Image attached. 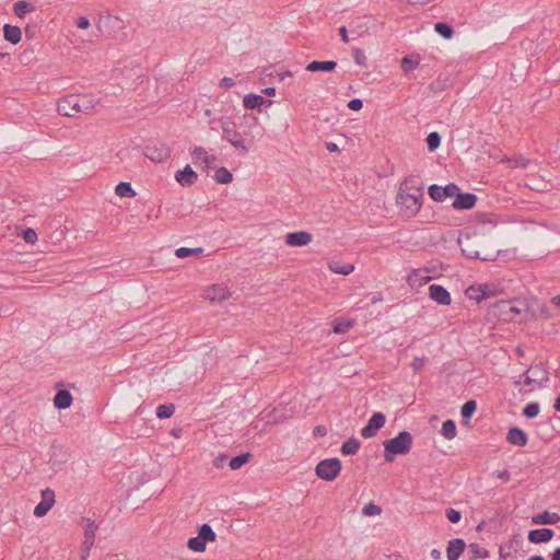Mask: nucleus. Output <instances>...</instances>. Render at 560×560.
I'll return each mask as SVG.
<instances>
[{"label": "nucleus", "mask_w": 560, "mask_h": 560, "mask_svg": "<svg viewBox=\"0 0 560 560\" xmlns=\"http://www.w3.org/2000/svg\"><path fill=\"white\" fill-rule=\"evenodd\" d=\"M23 240L28 244H34L37 241V233L34 229L27 228L22 232Z\"/></svg>", "instance_id": "obj_48"}, {"label": "nucleus", "mask_w": 560, "mask_h": 560, "mask_svg": "<svg viewBox=\"0 0 560 560\" xmlns=\"http://www.w3.org/2000/svg\"><path fill=\"white\" fill-rule=\"evenodd\" d=\"M203 248L196 247V248H188V247H179L175 250V255L178 258H186L192 255H200L202 254Z\"/></svg>", "instance_id": "obj_40"}, {"label": "nucleus", "mask_w": 560, "mask_h": 560, "mask_svg": "<svg viewBox=\"0 0 560 560\" xmlns=\"http://www.w3.org/2000/svg\"><path fill=\"white\" fill-rule=\"evenodd\" d=\"M506 161L513 163L514 167H522V168H525L529 163V161L527 159H525L523 155H517L512 159H508Z\"/></svg>", "instance_id": "obj_53"}, {"label": "nucleus", "mask_w": 560, "mask_h": 560, "mask_svg": "<svg viewBox=\"0 0 560 560\" xmlns=\"http://www.w3.org/2000/svg\"><path fill=\"white\" fill-rule=\"evenodd\" d=\"M386 422V417L383 412H374L369 419L368 423L362 428L361 435L364 439H370L376 435Z\"/></svg>", "instance_id": "obj_9"}, {"label": "nucleus", "mask_w": 560, "mask_h": 560, "mask_svg": "<svg viewBox=\"0 0 560 560\" xmlns=\"http://www.w3.org/2000/svg\"><path fill=\"white\" fill-rule=\"evenodd\" d=\"M480 289H481V293H487V299L491 298L494 295V290L492 289V285L491 284H481L480 285Z\"/></svg>", "instance_id": "obj_61"}, {"label": "nucleus", "mask_w": 560, "mask_h": 560, "mask_svg": "<svg viewBox=\"0 0 560 560\" xmlns=\"http://www.w3.org/2000/svg\"><path fill=\"white\" fill-rule=\"evenodd\" d=\"M353 59L357 65H359L361 67H366V57L362 49H360V48L353 49Z\"/></svg>", "instance_id": "obj_52"}, {"label": "nucleus", "mask_w": 560, "mask_h": 560, "mask_svg": "<svg viewBox=\"0 0 560 560\" xmlns=\"http://www.w3.org/2000/svg\"><path fill=\"white\" fill-rule=\"evenodd\" d=\"M498 307H500L501 312L505 315V320H513L515 315L521 314V310L513 305L510 301H501L498 303Z\"/></svg>", "instance_id": "obj_27"}, {"label": "nucleus", "mask_w": 560, "mask_h": 560, "mask_svg": "<svg viewBox=\"0 0 560 560\" xmlns=\"http://www.w3.org/2000/svg\"><path fill=\"white\" fill-rule=\"evenodd\" d=\"M175 179L184 187L194 185L198 179V174L187 164L183 170H178Z\"/></svg>", "instance_id": "obj_15"}, {"label": "nucleus", "mask_w": 560, "mask_h": 560, "mask_svg": "<svg viewBox=\"0 0 560 560\" xmlns=\"http://www.w3.org/2000/svg\"><path fill=\"white\" fill-rule=\"evenodd\" d=\"M229 459V456L226 454H220L218 455L214 460H213V465L217 467V468H223L225 463L228 462Z\"/></svg>", "instance_id": "obj_56"}, {"label": "nucleus", "mask_w": 560, "mask_h": 560, "mask_svg": "<svg viewBox=\"0 0 560 560\" xmlns=\"http://www.w3.org/2000/svg\"><path fill=\"white\" fill-rule=\"evenodd\" d=\"M560 521V515L558 513H550L549 511H544L540 514L533 516L532 522L534 524H542V525H553Z\"/></svg>", "instance_id": "obj_24"}, {"label": "nucleus", "mask_w": 560, "mask_h": 560, "mask_svg": "<svg viewBox=\"0 0 560 560\" xmlns=\"http://www.w3.org/2000/svg\"><path fill=\"white\" fill-rule=\"evenodd\" d=\"M95 104L88 96H80V114H91Z\"/></svg>", "instance_id": "obj_43"}, {"label": "nucleus", "mask_w": 560, "mask_h": 560, "mask_svg": "<svg viewBox=\"0 0 560 560\" xmlns=\"http://www.w3.org/2000/svg\"><path fill=\"white\" fill-rule=\"evenodd\" d=\"M328 267L332 272L342 276H348L354 270V266L352 264L341 265L338 261L329 262Z\"/></svg>", "instance_id": "obj_32"}, {"label": "nucleus", "mask_w": 560, "mask_h": 560, "mask_svg": "<svg viewBox=\"0 0 560 560\" xmlns=\"http://www.w3.org/2000/svg\"><path fill=\"white\" fill-rule=\"evenodd\" d=\"M250 458H252V454L250 453H242V454H240L237 456L232 457L229 460V466H230V468L232 470L240 469L242 466L247 464Z\"/></svg>", "instance_id": "obj_30"}, {"label": "nucleus", "mask_w": 560, "mask_h": 560, "mask_svg": "<svg viewBox=\"0 0 560 560\" xmlns=\"http://www.w3.org/2000/svg\"><path fill=\"white\" fill-rule=\"evenodd\" d=\"M506 441L515 446H525L528 442L526 432L518 427H512L506 434Z\"/></svg>", "instance_id": "obj_17"}, {"label": "nucleus", "mask_w": 560, "mask_h": 560, "mask_svg": "<svg viewBox=\"0 0 560 560\" xmlns=\"http://www.w3.org/2000/svg\"><path fill=\"white\" fill-rule=\"evenodd\" d=\"M13 11L18 18L22 19L26 13L33 12L34 7L27 1L20 0L13 4Z\"/></svg>", "instance_id": "obj_29"}, {"label": "nucleus", "mask_w": 560, "mask_h": 560, "mask_svg": "<svg viewBox=\"0 0 560 560\" xmlns=\"http://www.w3.org/2000/svg\"><path fill=\"white\" fill-rule=\"evenodd\" d=\"M57 110L60 115L67 117H77L80 115V95H68L58 102Z\"/></svg>", "instance_id": "obj_7"}, {"label": "nucleus", "mask_w": 560, "mask_h": 560, "mask_svg": "<svg viewBox=\"0 0 560 560\" xmlns=\"http://www.w3.org/2000/svg\"><path fill=\"white\" fill-rule=\"evenodd\" d=\"M175 412V406L173 404L160 405L156 408V417L159 419H167Z\"/></svg>", "instance_id": "obj_39"}, {"label": "nucleus", "mask_w": 560, "mask_h": 560, "mask_svg": "<svg viewBox=\"0 0 560 560\" xmlns=\"http://www.w3.org/2000/svg\"><path fill=\"white\" fill-rule=\"evenodd\" d=\"M115 191L116 194L119 196V197H127V198H131L133 196H136V191L133 190V188L131 187V184L130 183H127V182H120L116 188H115Z\"/></svg>", "instance_id": "obj_35"}, {"label": "nucleus", "mask_w": 560, "mask_h": 560, "mask_svg": "<svg viewBox=\"0 0 560 560\" xmlns=\"http://www.w3.org/2000/svg\"><path fill=\"white\" fill-rule=\"evenodd\" d=\"M93 546H88L86 547V542H82V546H81V560H86L89 558V555H90V550Z\"/></svg>", "instance_id": "obj_62"}, {"label": "nucleus", "mask_w": 560, "mask_h": 560, "mask_svg": "<svg viewBox=\"0 0 560 560\" xmlns=\"http://www.w3.org/2000/svg\"><path fill=\"white\" fill-rule=\"evenodd\" d=\"M427 361L425 357H416L411 363L412 371L419 373Z\"/></svg>", "instance_id": "obj_55"}, {"label": "nucleus", "mask_w": 560, "mask_h": 560, "mask_svg": "<svg viewBox=\"0 0 560 560\" xmlns=\"http://www.w3.org/2000/svg\"><path fill=\"white\" fill-rule=\"evenodd\" d=\"M441 433L446 440H453L457 434L455 421L451 419L444 421Z\"/></svg>", "instance_id": "obj_33"}, {"label": "nucleus", "mask_w": 560, "mask_h": 560, "mask_svg": "<svg viewBox=\"0 0 560 560\" xmlns=\"http://www.w3.org/2000/svg\"><path fill=\"white\" fill-rule=\"evenodd\" d=\"M497 477L504 482H508L511 478V474L509 470H502L497 472Z\"/></svg>", "instance_id": "obj_64"}, {"label": "nucleus", "mask_w": 560, "mask_h": 560, "mask_svg": "<svg viewBox=\"0 0 560 560\" xmlns=\"http://www.w3.org/2000/svg\"><path fill=\"white\" fill-rule=\"evenodd\" d=\"M477 410V402L476 400H467L460 408V415L464 420H469L471 416Z\"/></svg>", "instance_id": "obj_38"}, {"label": "nucleus", "mask_w": 560, "mask_h": 560, "mask_svg": "<svg viewBox=\"0 0 560 560\" xmlns=\"http://www.w3.org/2000/svg\"><path fill=\"white\" fill-rule=\"evenodd\" d=\"M341 468V462L338 458L332 457L320 460L316 465L315 472L318 478L326 481H332L339 476Z\"/></svg>", "instance_id": "obj_4"}, {"label": "nucleus", "mask_w": 560, "mask_h": 560, "mask_svg": "<svg viewBox=\"0 0 560 560\" xmlns=\"http://www.w3.org/2000/svg\"><path fill=\"white\" fill-rule=\"evenodd\" d=\"M456 197L452 207L456 210H469L476 206L477 196L471 192H458L454 196Z\"/></svg>", "instance_id": "obj_10"}, {"label": "nucleus", "mask_w": 560, "mask_h": 560, "mask_svg": "<svg viewBox=\"0 0 560 560\" xmlns=\"http://www.w3.org/2000/svg\"><path fill=\"white\" fill-rule=\"evenodd\" d=\"M313 240V235L306 231L291 232L285 236V244L293 247L308 245Z\"/></svg>", "instance_id": "obj_11"}, {"label": "nucleus", "mask_w": 560, "mask_h": 560, "mask_svg": "<svg viewBox=\"0 0 560 560\" xmlns=\"http://www.w3.org/2000/svg\"><path fill=\"white\" fill-rule=\"evenodd\" d=\"M434 31L445 39H451L454 35V28L446 22L435 23Z\"/></svg>", "instance_id": "obj_34"}, {"label": "nucleus", "mask_w": 560, "mask_h": 560, "mask_svg": "<svg viewBox=\"0 0 560 560\" xmlns=\"http://www.w3.org/2000/svg\"><path fill=\"white\" fill-rule=\"evenodd\" d=\"M446 517L451 523L456 524L462 520V513L457 510L448 509L446 511Z\"/></svg>", "instance_id": "obj_54"}, {"label": "nucleus", "mask_w": 560, "mask_h": 560, "mask_svg": "<svg viewBox=\"0 0 560 560\" xmlns=\"http://www.w3.org/2000/svg\"><path fill=\"white\" fill-rule=\"evenodd\" d=\"M234 84H235L234 80H233L232 78H229V77H224V78L220 81V83H219V85H220L221 88H224V89H230V88H232Z\"/></svg>", "instance_id": "obj_60"}, {"label": "nucleus", "mask_w": 560, "mask_h": 560, "mask_svg": "<svg viewBox=\"0 0 560 560\" xmlns=\"http://www.w3.org/2000/svg\"><path fill=\"white\" fill-rule=\"evenodd\" d=\"M51 509L46 502L40 501L34 509V515L37 517L45 516L48 511Z\"/></svg>", "instance_id": "obj_50"}, {"label": "nucleus", "mask_w": 560, "mask_h": 560, "mask_svg": "<svg viewBox=\"0 0 560 560\" xmlns=\"http://www.w3.org/2000/svg\"><path fill=\"white\" fill-rule=\"evenodd\" d=\"M361 446V442L354 438L351 436L347 441H345L340 447V453L343 456L354 455Z\"/></svg>", "instance_id": "obj_26"}, {"label": "nucleus", "mask_w": 560, "mask_h": 560, "mask_svg": "<svg viewBox=\"0 0 560 560\" xmlns=\"http://www.w3.org/2000/svg\"><path fill=\"white\" fill-rule=\"evenodd\" d=\"M244 107L247 109L259 108L264 104H271V101L264 98L259 94L249 93L243 98Z\"/></svg>", "instance_id": "obj_22"}, {"label": "nucleus", "mask_w": 560, "mask_h": 560, "mask_svg": "<svg viewBox=\"0 0 560 560\" xmlns=\"http://www.w3.org/2000/svg\"><path fill=\"white\" fill-rule=\"evenodd\" d=\"M459 190V187L454 184L450 183L445 185L444 187L439 186L436 184H432L429 186L428 194L431 199L438 202L444 201L447 197H454Z\"/></svg>", "instance_id": "obj_8"}, {"label": "nucleus", "mask_w": 560, "mask_h": 560, "mask_svg": "<svg viewBox=\"0 0 560 560\" xmlns=\"http://www.w3.org/2000/svg\"><path fill=\"white\" fill-rule=\"evenodd\" d=\"M420 63V57L417 54L407 55L401 59V69L405 73L415 70Z\"/></svg>", "instance_id": "obj_28"}, {"label": "nucleus", "mask_w": 560, "mask_h": 560, "mask_svg": "<svg viewBox=\"0 0 560 560\" xmlns=\"http://www.w3.org/2000/svg\"><path fill=\"white\" fill-rule=\"evenodd\" d=\"M220 125L222 139L228 141L241 155H246L254 143V135L246 130L238 131L235 122L226 117L220 119Z\"/></svg>", "instance_id": "obj_1"}, {"label": "nucleus", "mask_w": 560, "mask_h": 560, "mask_svg": "<svg viewBox=\"0 0 560 560\" xmlns=\"http://www.w3.org/2000/svg\"><path fill=\"white\" fill-rule=\"evenodd\" d=\"M218 158L213 154H206V158L202 163H205V166L207 168L211 167L214 162H217Z\"/></svg>", "instance_id": "obj_63"}, {"label": "nucleus", "mask_w": 560, "mask_h": 560, "mask_svg": "<svg viewBox=\"0 0 560 560\" xmlns=\"http://www.w3.org/2000/svg\"><path fill=\"white\" fill-rule=\"evenodd\" d=\"M466 548V542L462 538L451 539L447 544L446 556L447 560H458L460 555Z\"/></svg>", "instance_id": "obj_18"}, {"label": "nucleus", "mask_w": 560, "mask_h": 560, "mask_svg": "<svg viewBox=\"0 0 560 560\" xmlns=\"http://www.w3.org/2000/svg\"><path fill=\"white\" fill-rule=\"evenodd\" d=\"M214 179L219 184H229L233 180V175L226 167L222 166L215 171Z\"/></svg>", "instance_id": "obj_36"}, {"label": "nucleus", "mask_w": 560, "mask_h": 560, "mask_svg": "<svg viewBox=\"0 0 560 560\" xmlns=\"http://www.w3.org/2000/svg\"><path fill=\"white\" fill-rule=\"evenodd\" d=\"M206 154H207V151L205 150V148H202V147L194 148V150L191 151L194 164L198 165L199 162H203Z\"/></svg>", "instance_id": "obj_46"}, {"label": "nucleus", "mask_w": 560, "mask_h": 560, "mask_svg": "<svg viewBox=\"0 0 560 560\" xmlns=\"http://www.w3.org/2000/svg\"><path fill=\"white\" fill-rule=\"evenodd\" d=\"M468 553L470 555V559H486L489 557V551L478 544L472 542L468 545Z\"/></svg>", "instance_id": "obj_31"}, {"label": "nucleus", "mask_w": 560, "mask_h": 560, "mask_svg": "<svg viewBox=\"0 0 560 560\" xmlns=\"http://www.w3.org/2000/svg\"><path fill=\"white\" fill-rule=\"evenodd\" d=\"M231 296V292L224 284H213L206 291V299L211 302H222Z\"/></svg>", "instance_id": "obj_13"}, {"label": "nucleus", "mask_w": 560, "mask_h": 560, "mask_svg": "<svg viewBox=\"0 0 560 560\" xmlns=\"http://www.w3.org/2000/svg\"><path fill=\"white\" fill-rule=\"evenodd\" d=\"M413 438L408 431H400L397 436L385 440L384 446V459L386 463H393L396 455H406L410 452L412 446Z\"/></svg>", "instance_id": "obj_2"}, {"label": "nucleus", "mask_w": 560, "mask_h": 560, "mask_svg": "<svg viewBox=\"0 0 560 560\" xmlns=\"http://www.w3.org/2000/svg\"><path fill=\"white\" fill-rule=\"evenodd\" d=\"M429 89L433 93L441 92L444 89V82L441 80H436L430 84Z\"/></svg>", "instance_id": "obj_58"}, {"label": "nucleus", "mask_w": 560, "mask_h": 560, "mask_svg": "<svg viewBox=\"0 0 560 560\" xmlns=\"http://www.w3.org/2000/svg\"><path fill=\"white\" fill-rule=\"evenodd\" d=\"M243 122H244L245 127L247 128L245 130L252 132L250 130L258 126V118L252 114H245L243 116Z\"/></svg>", "instance_id": "obj_47"}, {"label": "nucleus", "mask_w": 560, "mask_h": 560, "mask_svg": "<svg viewBox=\"0 0 560 560\" xmlns=\"http://www.w3.org/2000/svg\"><path fill=\"white\" fill-rule=\"evenodd\" d=\"M215 538L217 534L212 527L209 524H202L199 527L198 535L188 539L187 547L192 551L202 552L206 550L207 542L214 541Z\"/></svg>", "instance_id": "obj_5"}, {"label": "nucleus", "mask_w": 560, "mask_h": 560, "mask_svg": "<svg viewBox=\"0 0 560 560\" xmlns=\"http://www.w3.org/2000/svg\"><path fill=\"white\" fill-rule=\"evenodd\" d=\"M480 291V285H470L466 290V295L468 296V299L475 300L477 303H480L481 301L487 300L488 295L487 293H481Z\"/></svg>", "instance_id": "obj_37"}, {"label": "nucleus", "mask_w": 560, "mask_h": 560, "mask_svg": "<svg viewBox=\"0 0 560 560\" xmlns=\"http://www.w3.org/2000/svg\"><path fill=\"white\" fill-rule=\"evenodd\" d=\"M348 107L351 110H360L363 107V102L360 98H352L349 101Z\"/></svg>", "instance_id": "obj_57"}, {"label": "nucleus", "mask_w": 560, "mask_h": 560, "mask_svg": "<svg viewBox=\"0 0 560 560\" xmlns=\"http://www.w3.org/2000/svg\"><path fill=\"white\" fill-rule=\"evenodd\" d=\"M539 413V405L538 402H528L524 409H523V415L526 417V418H535L537 417Z\"/></svg>", "instance_id": "obj_44"}, {"label": "nucleus", "mask_w": 560, "mask_h": 560, "mask_svg": "<svg viewBox=\"0 0 560 560\" xmlns=\"http://www.w3.org/2000/svg\"><path fill=\"white\" fill-rule=\"evenodd\" d=\"M144 155L153 162H162L170 156V149L165 144L147 145Z\"/></svg>", "instance_id": "obj_12"}, {"label": "nucleus", "mask_w": 560, "mask_h": 560, "mask_svg": "<svg viewBox=\"0 0 560 560\" xmlns=\"http://www.w3.org/2000/svg\"><path fill=\"white\" fill-rule=\"evenodd\" d=\"M72 401L73 397L67 389L58 390L54 397V406L57 409H67L71 406Z\"/></svg>", "instance_id": "obj_20"}, {"label": "nucleus", "mask_w": 560, "mask_h": 560, "mask_svg": "<svg viewBox=\"0 0 560 560\" xmlns=\"http://www.w3.org/2000/svg\"><path fill=\"white\" fill-rule=\"evenodd\" d=\"M83 522H85V526H84V542H86V547L90 545V546H94V540H95V534H96V530L98 529V525L95 523V521L91 520V518H82Z\"/></svg>", "instance_id": "obj_23"}, {"label": "nucleus", "mask_w": 560, "mask_h": 560, "mask_svg": "<svg viewBox=\"0 0 560 560\" xmlns=\"http://www.w3.org/2000/svg\"><path fill=\"white\" fill-rule=\"evenodd\" d=\"M423 197V192L398 191L396 201L405 215L413 217L420 211Z\"/></svg>", "instance_id": "obj_3"}, {"label": "nucleus", "mask_w": 560, "mask_h": 560, "mask_svg": "<svg viewBox=\"0 0 560 560\" xmlns=\"http://www.w3.org/2000/svg\"><path fill=\"white\" fill-rule=\"evenodd\" d=\"M552 537H553V530L551 528H547V527L533 529L528 534V540L532 544L548 542L549 540L552 539Z\"/></svg>", "instance_id": "obj_19"}, {"label": "nucleus", "mask_w": 560, "mask_h": 560, "mask_svg": "<svg viewBox=\"0 0 560 560\" xmlns=\"http://www.w3.org/2000/svg\"><path fill=\"white\" fill-rule=\"evenodd\" d=\"M352 327L351 320L337 322L334 325V332L336 334H345Z\"/></svg>", "instance_id": "obj_49"}, {"label": "nucleus", "mask_w": 560, "mask_h": 560, "mask_svg": "<svg viewBox=\"0 0 560 560\" xmlns=\"http://www.w3.org/2000/svg\"><path fill=\"white\" fill-rule=\"evenodd\" d=\"M398 191L423 192V183L419 176L409 175L401 182Z\"/></svg>", "instance_id": "obj_16"}, {"label": "nucleus", "mask_w": 560, "mask_h": 560, "mask_svg": "<svg viewBox=\"0 0 560 560\" xmlns=\"http://www.w3.org/2000/svg\"><path fill=\"white\" fill-rule=\"evenodd\" d=\"M336 67H337V62L334 60H325V61L314 60L306 66V70L310 72H317V71L331 72L336 69Z\"/></svg>", "instance_id": "obj_21"}, {"label": "nucleus", "mask_w": 560, "mask_h": 560, "mask_svg": "<svg viewBox=\"0 0 560 560\" xmlns=\"http://www.w3.org/2000/svg\"><path fill=\"white\" fill-rule=\"evenodd\" d=\"M3 36L5 40L10 42L13 45H16L22 39V32L19 26L5 24L3 26Z\"/></svg>", "instance_id": "obj_25"}, {"label": "nucleus", "mask_w": 560, "mask_h": 560, "mask_svg": "<svg viewBox=\"0 0 560 560\" xmlns=\"http://www.w3.org/2000/svg\"><path fill=\"white\" fill-rule=\"evenodd\" d=\"M77 26L81 30H85L90 26V20L85 16H80L77 20Z\"/></svg>", "instance_id": "obj_59"}, {"label": "nucleus", "mask_w": 560, "mask_h": 560, "mask_svg": "<svg viewBox=\"0 0 560 560\" xmlns=\"http://www.w3.org/2000/svg\"><path fill=\"white\" fill-rule=\"evenodd\" d=\"M430 298L441 305H450L452 302L450 292L440 284H431L429 287Z\"/></svg>", "instance_id": "obj_14"}, {"label": "nucleus", "mask_w": 560, "mask_h": 560, "mask_svg": "<svg viewBox=\"0 0 560 560\" xmlns=\"http://www.w3.org/2000/svg\"><path fill=\"white\" fill-rule=\"evenodd\" d=\"M522 377L525 385H532L536 383L538 387H542L545 383L549 381L548 372L542 368L541 364L532 365L526 372L523 373Z\"/></svg>", "instance_id": "obj_6"}, {"label": "nucleus", "mask_w": 560, "mask_h": 560, "mask_svg": "<svg viewBox=\"0 0 560 560\" xmlns=\"http://www.w3.org/2000/svg\"><path fill=\"white\" fill-rule=\"evenodd\" d=\"M381 513H382V508L377 504H374L373 502H370L369 504H366L362 510V514L365 516L380 515Z\"/></svg>", "instance_id": "obj_45"}, {"label": "nucleus", "mask_w": 560, "mask_h": 560, "mask_svg": "<svg viewBox=\"0 0 560 560\" xmlns=\"http://www.w3.org/2000/svg\"><path fill=\"white\" fill-rule=\"evenodd\" d=\"M462 253L468 258L481 259V260H490L489 257L482 256L478 250H476L470 244H467L465 247H462Z\"/></svg>", "instance_id": "obj_42"}, {"label": "nucleus", "mask_w": 560, "mask_h": 560, "mask_svg": "<svg viewBox=\"0 0 560 560\" xmlns=\"http://www.w3.org/2000/svg\"><path fill=\"white\" fill-rule=\"evenodd\" d=\"M441 144V136L436 131H432L427 137V145L430 152L435 151Z\"/></svg>", "instance_id": "obj_41"}, {"label": "nucleus", "mask_w": 560, "mask_h": 560, "mask_svg": "<svg viewBox=\"0 0 560 560\" xmlns=\"http://www.w3.org/2000/svg\"><path fill=\"white\" fill-rule=\"evenodd\" d=\"M42 501L52 508L55 504V492L51 489L46 488L42 491Z\"/></svg>", "instance_id": "obj_51"}]
</instances>
